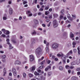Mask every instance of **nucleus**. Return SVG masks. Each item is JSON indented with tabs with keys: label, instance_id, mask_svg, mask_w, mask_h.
Returning a JSON list of instances; mask_svg holds the SVG:
<instances>
[{
	"label": "nucleus",
	"instance_id": "nucleus-19",
	"mask_svg": "<svg viewBox=\"0 0 80 80\" xmlns=\"http://www.w3.org/2000/svg\"><path fill=\"white\" fill-rule=\"evenodd\" d=\"M51 68V66H48L47 68L45 69V71H47V70H48V69H49V68Z\"/></svg>",
	"mask_w": 80,
	"mask_h": 80
},
{
	"label": "nucleus",
	"instance_id": "nucleus-3",
	"mask_svg": "<svg viewBox=\"0 0 80 80\" xmlns=\"http://www.w3.org/2000/svg\"><path fill=\"white\" fill-rule=\"evenodd\" d=\"M53 26L54 28H56L58 26V22L57 20H54L53 22Z\"/></svg>",
	"mask_w": 80,
	"mask_h": 80
},
{
	"label": "nucleus",
	"instance_id": "nucleus-26",
	"mask_svg": "<svg viewBox=\"0 0 80 80\" xmlns=\"http://www.w3.org/2000/svg\"><path fill=\"white\" fill-rule=\"evenodd\" d=\"M23 77H24V78H26V73L24 72L23 73Z\"/></svg>",
	"mask_w": 80,
	"mask_h": 80
},
{
	"label": "nucleus",
	"instance_id": "nucleus-45",
	"mask_svg": "<svg viewBox=\"0 0 80 80\" xmlns=\"http://www.w3.org/2000/svg\"><path fill=\"white\" fill-rule=\"evenodd\" d=\"M45 63V61H43L41 63V65H43V63Z\"/></svg>",
	"mask_w": 80,
	"mask_h": 80
},
{
	"label": "nucleus",
	"instance_id": "nucleus-28",
	"mask_svg": "<svg viewBox=\"0 0 80 80\" xmlns=\"http://www.w3.org/2000/svg\"><path fill=\"white\" fill-rule=\"evenodd\" d=\"M58 14H54L53 15V17H58Z\"/></svg>",
	"mask_w": 80,
	"mask_h": 80
},
{
	"label": "nucleus",
	"instance_id": "nucleus-46",
	"mask_svg": "<svg viewBox=\"0 0 80 80\" xmlns=\"http://www.w3.org/2000/svg\"><path fill=\"white\" fill-rule=\"evenodd\" d=\"M52 73L51 72H50L48 73V75L49 76H50V75H52Z\"/></svg>",
	"mask_w": 80,
	"mask_h": 80
},
{
	"label": "nucleus",
	"instance_id": "nucleus-49",
	"mask_svg": "<svg viewBox=\"0 0 80 80\" xmlns=\"http://www.w3.org/2000/svg\"><path fill=\"white\" fill-rule=\"evenodd\" d=\"M33 2H34V3L37 4V0H35Z\"/></svg>",
	"mask_w": 80,
	"mask_h": 80
},
{
	"label": "nucleus",
	"instance_id": "nucleus-24",
	"mask_svg": "<svg viewBox=\"0 0 80 80\" xmlns=\"http://www.w3.org/2000/svg\"><path fill=\"white\" fill-rule=\"evenodd\" d=\"M70 37L71 38H73L74 37V35L72 32L70 33Z\"/></svg>",
	"mask_w": 80,
	"mask_h": 80
},
{
	"label": "nucleus",
	"instance_id": "nucleus-29",
	"mask_svg": "<svg viewBox=\"0 0 80 80\" xmlns=\"http://www.w3.org/2000/svg\"><path fill=\"white\" fill-rule=\"evenodd\" d=\"M6 34L7 35H8V34H9L10 33V32H9L8 31L6 30Z\"/></svg>",
	"mask_w": 80,
	"mask_h": 80
},
{
	"label": "nucleus",
	"instance_id": "nucleus-4",
	"mask_svg": "<svg viewBox=\"0 0 80 80\" xmlns=\"http://www.w3.org/2000/svg\"><path fill=\"white\" fill-rule=\"evenodd\" d=\"M12 72L13 75L14 77H16L17 76V71L16 70V69L14 68H13Z\"/></svg>",
	"mask_w": 80,
	"mask_h": 80
},
{
	"label": "nucleus",
	"instance_id": "nucleus-33",
	"mask_svg": "<svg viewBox=\"0 0 80 80\" xmlns=\"http://www.w3.org/2000/svg\"><path fill=\"white\" fill-rule=\"evenodd\" d=\"M46 47H49V42H47L46 43Z\"/></svg>",
	"mask_w": 80,
	"mask_h": 80
},
{
	"label": "nucleus",
	"instance_id": "nucleus-36",
	"mask_svg": "<svg viewBox=\"0 0 80 80\" xmlns=\"http://www.w3.org/2000/svg\"><path fill=\"white\" fill-rule=\"evenodd\" d=\"M2 59H5V58H6V56L5 55H3L2 56Z\"/></svg>",
	"mask_w": 80,
	"mask_h": 80
},
{
	"label": "nucleus",
	"instance_id": "nucleus-11",
	"mask_svg": "<svg viewBox=\"0 0 80 80\" xmlns=\"http://www.w3.org/2000/svg\"><path fill=\"white\" fill-rule=\"evenodd\" d=\"M12 8H9V13L10 15H12V14L13 13V12H12Z\"/></svg>",
	"mask_w": 80,
	"mask_h": 80
},
{
	"label": "nucleus",
	"instance_id": "nucleus-31",
	"mask_svg": "<svg viewBox=\"0 0 80 80\" xmlns=\"http://www.w3.org/2000/svg\"><path fill=\"white\" fill-rule=\"evenodd\" d=\"M23 4L24 5H25V4H26L27 3V1H24L23 2Z\"/></svg>",
	"mask_w": 80,
	"mask_h": 80
},
{
	"label": "nucleus",
	"instance_id": "nucleus-7",
	"mask_svg": "<svg viewBox=\"0 0 80 80\" xmlns=\"http://www.w3.org/2000/svg\"><path fill=\"white\" fill-rule=\"evenodd\" d=\"M7 44L8 45H9V50H11V49H12L13 48V47L12 46V44L10 43L9 42H8L7 43Z\"/></svg>",
	"mask_w": 80,
	"mask_h": 80
},
{
	"label": "nucleus",
	"instance_id": "nucleus-54",
	"mask_svg": "<svg viewBox=\"0 0 80 80\" xmlns=\"http://www.w3.org/2000/svg\"><path fill=\"white\" fill-rule=\"evenodd\" d=\"M34 41H35V40L33 39H32L31 40V42H32V43H33V42H34Z\"/></svg>",
	"mask_w": 80,
	"mask_h": 80
},
{
	"label": "nucleus",
	"instance_id": "nucleus-44",
	"mask_svg": "<svg viewBox=\"0 0 80 80\" xmlns=\"http://www.w3.org/2000/svg\"><path fill=\"white\" fill-rule=\"evenodd\" d=\"M73 52L74 53H76L77 52V49H73Z\"/></svg>",
	"mask_w": 80,
	"mask_h": 80
},
{
	"label": "nucleus",
	"instance_id": "nucleus-6",
	"mask_svg": "<svg viewBox=\"0 0 80 80\" xmlns=\"http://www.w3.org/2000/svg\"><path fill=\"white\" fill-rule=\"evenodd\" d=\"M59 53H60V55H61V57H62V59H63V58L65 59V57L66 56L65 55H64V54H63V53H62V52H59Z\"/></svg>",
	"mask_w": 80,
	"mask_h": 80
},
{
	"label": "nucleus",
	"instance_id": "nucleus-58",
	"mask_svg": "<svg viewBox=\"0 0 80 80\" xmlns=\"http://www.w3.org/2000/svg\"><path fill=\"white\" fill-rule=\"evenodd\" d=\"M47 41L45 40H44V44H46L47 43Z\"/></svg>",
	"mask_w": 80,
	"mask_h": 80
},
{
	"label": "nucleus",
	"instance_id": "nucleus-60",
	"mask_svg": "<svg viewBox=\"0 0 80 80\" xmlns=\"http://www.w3.org/2000/svg\"><path fill=\"white\" fill-rule=\"evenodd\" d=\"M60 19H62V18H63V16L60 15Z\"/></svg>",
	"mask_w": 80,
	"mask_h": 80
},
{
	"label": "nucleus",
	"instance_id": "nucleus-18",
	"mask_svg": "<svg viewBox=\"0 0 80 80\" xmlns=\"http://www.w3.org/2000/svg\"><path fill=\"white\" fill-rule=\"evenodd\" d=\"M78 52L79 55H80V47H78L77 48Z\"/></svg>",
	"mask_w": 80,
	"mask_h": 80
},
{
	"label": "nucleus",
	"instance_id": "nucleus-43",
	"mask_svg": "<svg viewBox=\"0 0 80 80\" xmlns=\"http://www.w3.org/2000/svg\"><path fill=\"white\" fill-rule=\"evenodd\" d=\"M65 68L66 69H68V68H69V66L68 65H66L65 66Z\"/></svg>",
	"mask_w": 80,
	"mask_h": 80
},
{
	"label": "nucleus",
	"instance_id": "nucleus-63",
	"mask_svg": "<svg viewBox=\"0 0 80 80\" xmlns=\"http://www.w3.org/2000/svg\"><path fill=\"white\" fill-rule=\"evenodd\" d=\"M9 76H12V73L10 72L9 73Z\"/></svg>",
	"mask_w": 80,
	"mask_h": 80
},
{
	"label": "nucleus",
	"instance_id": "nucleus-56",
	"mask_svg": "<svg viewBox=\"0 0 80 80\" xmlns=\"http://www.w3.org/2000/svg\"><path fill=\"white\" fill-rule=\"evenodd\" d=\"M43 9L42 8H41L39 9V11H43Z\"/></svg>",
	"mask_w": 80,
	"mask_h": 80
},
{
	"label": "nucleus",
	"instance_id": "nucleus-42",
	"mask_svg": "<svg viewBox=\"0 0 80 80\" xmlns=\"http://www.w3.org/2000/svg\"><path fill=\"white\" fill-rule=\"evenodd\" d=\"M69 52V53H70V54H72V53H73V52H72V50H70Z\"/></svg>",
	"mask_w": 80,
	"mask_h": 80
},
{
	"label": "nucleus",
	"instance_id": "nucleus-13",
	"mask_svg": "<svg viewBox=\"0 0 80 80\" xmlns=\"http://www.w3.org/2000/svg\"><path fill=\"white\" fill-rule=\"evenodd\" d=\"M72 80H78V78L73 76L71 78Z\"/></svg>",
	"mask_w": 80,
	"mask_h": 80
},
{
	"label": "nucleus",
	"instance_id": "nucleus-14",
	"mask_svg": "<svg viewBox=\"0 0 80 80\" xmlns=\"http://www.w3.org/2000/svg\"><path fill=\"white\" fill-rule=\"evenodd\" d=\"M3 19L4 20H6L7 18V14H5L4 15V16L3 17Z\"/></svg>",
	"mask_w": 80,
	"mask_h": 80
},
{
	"label": "nucleus",
	"instance_id": "nucleus-47",
	"mask_svg": "<svg viewBox=\"0 0 80 80\" xmlns=\"http://www.w3.org/2000/svg\"><path fill=\"white\" fill-rule=\"evenodd\" d=\"M70 55V52H68L67 54L66 55L67 57H68V56H69Z\"/></svg>",
	"mask_w": 80,
	"mask_h": 80
},
{
	"label": "nucleus",
	"instance_id": "nucleus-20",
	"mask_svg": "<svg viewBox=\"0 0 80 80\" xmlns=\"http://www.w3.org/2000/svg\"><path fill=\"white\" fill-rule=\"evenodd\" d=\"M72 44L73 45V46H72V47L73 48H75V45H76V42H73Z\"/></svg>",
	"mask_w": 80,
	"mask_h": 80
},
{
	"label": "nucleus",
	"instance_id": "nucleus-34",
	"mask_svg": "<svg viewBox=\"0 0 80 80\" xmlns=\"http://www.w3.org/2000/svg\"><path fill=\"white\" fill-rule=\"evenodd\" d=\"M59 69L60 70H63V67L61 66H60L59 67Z\"/></svg>",
	"mask_w": 80,
	"mask_h": 80
},
{
	"label": "nucleus",
	"instance_id": "nucleus-37",
	"mask_svg": "<svg viewBox=\"0 0 80 80\" xmlns=\"http://www.w3.org/2000/svg\"><path fill=\"white\" fill-rule=\"evenodd\" d=\"M75 61L73 62L72 63H71V65H75Z\"/></svg>",
	"mask_w": 80,
	"mask_h": 80
},
{
	"label": "nucleus",
	"instance_id": "nucleus-12",
	"mask_svg": "<svg viewBox=\"0 0 80 80\" xmlns=\"http://www.w3.org/2000/svg\"><path fill=\"white\" fill-rule=\"evenodd\" d=\"M35 70V66H32L30 68L31 71H33Z\"/></svg>",
	"mask_w": 80,
	"mask_h": 80
},
{
	"label": "nucleus",
	"instance_id": "nucleus-23",
	"mask_svg": "<svg viewBox=\"0 0 80 80\" xmlns=\"http://www.w3.org/2000/svg\"><path fill=\"white\" fill-rule=\"evenodd\" d=\"M34 74L35 75L37 76L39 75H40V74L39 73H38V72L36 71L34 72Z\"/></svg>",
	"mask_w": 80,
	"mask_h": 80
},
{
	"label": "nucleus",
	"instance_id": "nucleus-39",
	"mask_svg": "<svg viewBox=\"0 0 80 80\" xmlns=\"http://www.w3.org/2000/svg\"><path fill=\"white\" fill-rule=\"evenodd\" d=\"M51 23L52 22H50L48 24V27H50V25H51Z\"/></svg>",
	"mask_w": 80,
	"mask_h": 80
},
{
	"label": "nucleus",
	"instance_id": "nucleus-62",
	"mask_svg": "<svg viewBox=\"0 0 80 80\" xmlns=\"http://www.w3.org/2000/svg\"><path fill=\"white\" fill-rule=\"evenodd\" d=\"M38 30H40L41 31H42V28H38Z\"/></svg>",
	"mask_w": 80,
	"mask_h": 80
},
{
	"label": "nucleus",
	"instance_id": "nucleus-22",
	"mask_svg": "<svg viewBox=\"0 0 80 80\" xmlns=\"http://www.w3.org/2000/svg\"><path fill=\"white\" fill-rule=\"evenodd\" d=\"M34 22L35 23V24H37L38 23V21L37 19L34 20Z\"/></svg>",
	"mask_w": 80,
	"mask_h": 80
},
{
	"label": "nucleus",
	"instance_id": "nucleus-48",
	"mask_svg": "<svg viewBox=\"0 0 80 80\" xmlns=\"http://www.w3.org/2000/svg\"><path fill=\"white\" fill-rule=\"evenodd\" d=\"M71 26V25H70V24H69L67 25V27H68V28H69V27H70Z\"/></svg>",
	"mask_w": 80,
	"mask_h": 80
},
{
	"label": "nucleus",
	"instance_id": "nucleus-53",
	"mask_svg": "<svg viewBox=\"0 0 80 80\" xmlns=\"http://www.w3.org/2000/svg\"><path fill=\"white\" fill-rule=\"evenodd\" d=\"M12 42H13L14 43H16V41H15V40H12Z\"/></svg>",
	"mask_w": 80,
	"mask_h": 80
},
{
	"label": "nucleus",
	"instance_id": "nucleus-2",
	"mask_svg": "<svg viewBox=\"0 0 80 80\" xmlns=\"http://www.w3.org/2000/svg\"><path fill=\"white\" fill-rule=\"evenodd\" d=\"M58 44L57 43H53L52 46V48L53 50H56V49L58 48Z\"/></svg>",
	"mask_w": 80,
	"mask_h": 80
},
{
	"label": "nucleus",
	"instance_id": "nucleus-59",
	"mask_svg": "<svg viewBox=\"0 0 80 80\" xmlns=\"http://www.w3.org/2000/svg\"><path fill=\"white\" fill-rule=\"evenodd\" d=\"M54 60H55V61H58V58H55L54 59Z\"/></svg>",
	"mask_w": 80,
	"mask_h": 80
},
{
	"label": "nucleus",
	"instance_id": "nucleus-35",
	"mask_svg": "<svg viewBox=\"0 0 80 80\" xmlns=\"http://www.w3.org/2000/svg\"><path fill=\"white\" fill-rule=\"evenodd\" d=\"M64 36H65L66 37H67V33L65 32L64 34Z\"/></svg>",
	"mask_w": 80,
	"mask_h": 80
},
{
	"label": "nucleus",
	"instance_id": "nucleus-10",
	"mask_svg": "<svg viewBox=\"0 0 80 80\" xmlns=\"http://www.w3.org/2000/svg\"><path fill=\"white\" fill-rule=\"evenodd\" d=\"M15 65L17 64V65H20L21 64V62L20 61H16L14 63Z\"/></svg>",
	"mask_w": 80,
	"mask_h": 80
},
{
	"label": "nucleus",
	"instance_id": "nucleus-51",
	"mask_svg": "<svg viewBox=\"0 0 80 80\" xmlns=\"http://www.w3.org/2000/svg\"><path fill=\"white\" fill-rule=\"evenodd\" d=\"M77 71H80V68H78L77 69Z\"/></svg>",
	"mask_w": 80,
	"mask_h": 80
},
{
	"label": "nucleus",
	"instance_id": "nucleus-52",
	"mask_svg": "<svg viewBox=\"0 0 80 80\" xmlns=\"http://www.w3.org/2000/svg\"><path fill=\"white\" fill-rule=\"evenodd\" d=\"M64 12V10H62L61 11V13H63Z\"/></svg>",
	"mask_w": 80,
	"mask_h": 80
},
{
	"label": "nucleus",
	"instance_id": "nucleus-61",
	"mask_svg": "<svg viewBox=\"0 0 80 80\" xmlns=\"http://www.w3.org/2000/svg\"><path fill=\"white\" fill-rule=\"evenodd\" d=\"M0 80H4V79H3V78L1 77L0 78Z\"/></svg>",
	"mask_w": 80,
	"mask_h": 80
},
{
	"label": "nucleus",
	"instance_id": "nucleus-41",
	"mask_svg": "<svg viewBox=\"0 0 80 80\" xmlns=\"http://www.w3.org/2000/svg\"><path fill=\"white\" fill-rule=\"evenodd\" d=\"M44 58V57H42V58L40 59H39V61H40V60H43V59Z\"/></svg>",
	"mask_w": 80,
	"mask_h": 80
},
{
	"label": "nucleus",
	"instance_id": "nucleus-40",
	"mask_svg": "<svg viewBox=\"0 0 80 80\" xmlns=\"http://www.w3.org/2000/svg\"><path fill=\"white\" fill-rule=\"evenodd\" d=\"M75 67H74V66H71L70 67V69H73Z\"/></svg>",
	"mask_w": 80,
	"mask_h": 80
},
{
	"label": "nucleus",
	"instance_id": "nucleus-57",
	"mask_svg": "<svg viewBox=\"0 0 80 80\" xmlns=\"http://www.w3.org/2000/svg\"><path fill=\"white\" fill-rule=\"evenodd\" d=\"M49 12H52V8L49 9Z\"/></svg>",
	"mask_w": 80,
	"mask_h": 80
},
{
	"label": "nucleus",
	"instance_id": "nucleus-30",
	"mask_svg": "<svg viewBox=\"0 0 80 80\" xmlns=\"http://www.w3.org/2000/svg\"><path fill=\"white\" fill-rule=\"evenodd\" d=\"M48 8H49V6L46 7L45 8V10H48Z\"/></svg>",
	"mask_w": 80,
	"mask_h": 80
},
{
	"label": "nucleus",
	"instance_id": "nucleus-8",
	"mask_svg": "<svg viewBox=\"0 0 80 80\" xmlns=\"http://www.w3.org/2000/svg\"><path fill=\"white\" fill-rule=\"evenodd\" d=\"M72 18L71 19V20H73V19H75L76 18V15L75 14H72Z\"/></svg>",
	"mask_w": 80,
	"mask_h": 80
},
{
	"label": "nucleus",
	"instance_id": "nucleus-15",
	"mask_svg": "<svg viewBox=\"0 0 80 80\" xmlns=\"http://www.w3.org/2000/svg\"><path fill=\"white\" fill-rule=\"evenodd\" d=\"M62 63H64V64H65V63H66V57H65V58H62Z\"/></svg>",
	"mask_w": 80,
	"mask_h": 80
},
{
	"label": "nucleus",
	"instance_id": "nucleus-50",
	"mask_svg": "<svg viewBox=\"0 0 80 80\" xmlns=\"http://www.w3.org/2000/svg\"><path fill=\"white\" fill-rule=\"evenodd\" d=\"M57 56L58 57H61V55H60V52L59 53V54H57Z\"/></svg>",
	"mask_w": 80,
	"mask_h": 80
},
{
	"label": "nucleus",
	"instance_id": "nucleus-64",
	"mask_svg": "<svg viewBox=\"0 0 80 80\" xmlns=\"http://www.w3.org/2000/svg\"><path fill=\"white\" fill-rule=\"evenodd\" d=\"M64 20H67V17H63Z\"/></svg>",
	"mask_w": 80,
	"mask_h": 80
},
{
	"label": "nucleus",
	"instance_id": "nucleus-17",
	"mask_svg": "<svg viewBox=\"0 0 80 80\" xmlns=\"http://www.w3.org/2000/svg\"><path fill=\"white\" fill-rule=\"evenodd\" d=\"M28 75L29 77H30V78H32V77H33V74H32V73H28Z\"/></svg>",
	"mask_w": 80,
	"mask_h": 80
},
{
	"label": "nucleus",
	"instance_id": "nucleus-32",
	"mask_svg": "<svg viewBox=\"0 0 80 80\" xmlns=\"http://www.w3.org/2000/svg\"><path fill=\"white\" fill-rule=\"evenodd\" d=\"M30 12H31V11H29V10H28L27 12H26V13L27 14H28H28L29 13H30Z\"/></svg>",
	"mask_w": 80,
	"mask_h": 80
},
{
	"label": "nucleus",
	"instance_id": "nucleus-5",
	"mask_svg": "<svg viewBox=\"0 0 80 80\" xmlns=\"http://www.w3.org/2000/svg\"><path fill=\"white\" fill-rule=\"evenodd\" d=\"M30 57V62H32V61H33L34 60V59H35L34 58V56L33 55H30L29 56Z\"/></svg>",
	"mask_w": 80,
	"mask_h": 80
},
{
	"label": "nucleus",
	"instance_id": "nucleus-38",
	"mask_svg": "<svg viewBox=\"0 0 80 80\" xmlns=\"http://www.w3.org/2000/svg\"><path fill=\"white\" fill-rule=\"evenodd\" d=\"M43 68V66H41L38 68H40V69H42Z\"/></svg>",
	"mask_w": 80,
	"mask_h": 80
},
{
	"label": "nucleus",
	"instance_id": "nucleus-27",
	"mask_svg": "<svg viewBox=\"0 0 80 80\" xmlns=\"http://www.w3.org/2000/svg\"><path fill=\"white\" fill-rule=\"evenodd\" d=\"M46 51L47 52H48L49 51V48L48 47H46Z\"/></svg>",
	"mask_w": 80,
	"mask_h": 80
},
{
	"label": "nucleus",
	"instance_id": "nucleus-25",
	"mask_svg": "<svg viewBox=\"0 0 80 80\" xmlns=\"http://www.w3.org/2000/svg\"><path fill=\"white\" fill-rule=\"evenodd\" d=\"M6 30H5V29H2V31L4 33H5V34H6L5 32H6Z\"/></svg>",
	"mask_w": 80,
	"mask_h": 80
},
{
	"label": "nucleus",
	"instance_id": "nucleus-1",
	"mask_svg": "<svg viewBox=\"0 0 80 80\" xmlns=\"http://www.w3.org/2000/svg\"><path fill=\"white\" fill-rule=\"evenodd\" d=\"M42 48L40 47H38L37 48L35 51V53L37 57H38V55H39L40 54H41V52H42Z\"/></svg>",
	"mask_w": 80,
	"mask_h": 80
},
{
	"label": "nucleus",
	"instance_id": "nucleus-9",
	"mask_svg": "<svg viewBox=\"0 0 80 80\" xmlns=\"http://www.w3.org/2000/svg\"><path fill=\"white\" fill-rule=\"evenodd\" d=\"M31 34L32 35H36V34H37V32L34 30H33L32 31Z\"/></svg>",
	"mask_w": 80,
	"mask_h": 80
},
{
	"label": "nucleus",
	"instance_id": "nucleus-16",
	"mask_svg": "<svg viewBox=\"0 0 80 80\" xmlns=\"http://www.w3.org/2000/svg\"><path fill=\"white\" fill-rule=\"evenodd\" d=\"M3 76H5V74L6 73V68H4L3 69Z\"/></svg>",
	"mask_w": 80,
	"mask_h": 80
},
{
	"label": "nucleus",
	"instance_id": "nucleus-21",
	"mask_svg": "<svg viewBox=\"0 0 80 80\" xmlns=\"http://www.w3.org/2000/svg\"><path fill=\"white\" fill-rule=\"evenodd\" d=\"M67 17L68 18V19H70V20H71V16H70V15L69 14H68L67 15Z\"/></svg>",
	"mask_w": 80,
	"mask_h": 80
},
{
	"label": "nucleus",
	"instance_id": "nucleus-55",
	"mask_svg": "<svg viewBox=\"0 0 80 80\" xmlns=\"http://www.w3.org/2000/svg\"><path fill=\"white\" fill-rule=\"evenodd\" d=\"M2 61L3 62H5V59H2Z\"/></svg>",
	"mask_w": 80,
	"mask_h": 80
}]
</instances>
